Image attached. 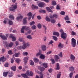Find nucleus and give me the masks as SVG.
<instances>
[{"instance_id": "nucleus-8", "label": "nucleus", "mask_w": 78, "mask_h": 78, "mask_svg": "<svg viewBox=\"0 0 78 78\" xmlns=\"http://www.w3.org/2000/svg\"><path fill=\"white\" fill-rule=\"evenodd\" d=\"M27 16H28V20H30L31 19V17L32 16V13L30 12L27 14Z\"/></svg>"}, {"instance_id": "nucleus-19", "label": "nucleus", "mask_w": 78, "mask_h": 78, "mask_svg": "<svg viewBox=\"0 0 78 78\" xmlns=\"http://www.w3.org/2000/svg\"><path fill=\"white\" fill-rule=\"evenodd\" d=\"M40 59H44L45 58V55H42L41 54V55L40 56Z\"/></svg>"}, {"instance_id": "nucleus-44", "label": "nucleus", "mask_w": 78, "mask_h": 78, "mask_svg": "<svg viewBox=\"0 0 78 78\" xmlns=\"http://www.w3.org/2000/svg\"><path fill=\"white\" fill-rule=\"evenodd\" d=\"M32 30H36V26L35 25H33L31 27Z\"/></svg>"}, {"instance_id": "nucleus-1", "label": "nucleus", "mask_w": 78, "mask_h": 78, "mask_svg": "<svg viewBox=\"0 0 78 78\" xmlns=\"http://www.w3.org/2000/svg\"><path fill=\"white\" fill-rule=\"evenodd\" d=\"M3 44L5 46V45L6 46V47H10V48H11L13 46V45H14V43L12 42L8 44V42L6 41H3Z\"/></svg>"}, {"instance_id": "nucleus-18", "label": "nucleus", "mask_w": 78, "mask_h": 78, "mask_svg": "<svg viewBox=\"0 0 78 78\" xmlns=\"http://www.w3.org/2000/svg\"><path fill=\"white\" fill-rule=\"evenodd\" d=\"M53 34L54 36H57L58 37L59 36V33H58V32H54L53 33Z\"/></svg>"}, {"instance_id": "nucleus-63", "label": "nucleus", "mask_w": 78, "mask_h": 78, "mask_svg": "<svg viewBox=\"0 0 78 78\" xmlns=\"http://www.w3.org/2000/svg\"><path fill=\"white\" fill-rule=\"evenodd\" d=\"M56 9H60V7H59L58 5H57Z\"/></svg>"}, {"instance_id": "nucleus-6", "label": "nucleus", "mask_w": 78, "mask_h": 78, "mask_svg": "<svg viewBox=\"0 0 78 78\" xmlns=\"http://www.w3.org/2000/svg\"><path fill=\"white\" fill-rule=\"evenodd\" d=\"M38 6L39 7H40L41 8H44V3L43 2H41L38 4Z\"/></svg>"}, {"instance_id": "nucleus-35", "label": "nucleus", "mask_w": 78, "mask_h": 78, "mask_svg": "<svg viewBox=\"0 0 78 78\" xmlns=\"http://www.w3.org/2000/svg\"><path fill=\"white\" fill-rule=\"evenodd\" d=\"M39 12L40 13H45L46 12L45 10H41L39 11Z\"/></svg>"}, {"instance_id": "nucleus-52", "label": "nucleus", "mask_w": 78, "mask_h": 78, "mask_svg": "<svg viewBox=\"0 0 78 78\" xmlns=\"http://www.w3.org/2000/svg\"><path fill=\"white\" fill-rule=\"evenodd\" d=\"M19 41L20 42H23V38H19Z\"/></svg>"}, {"instance_id": "nucleus-23", "label": "nucleus", "mask_w": 78, "mask_h": 78, "mask_svg": "<svg viewBox=\"0 0 78 78\" xmlns=\"http://www.w3.org/2000/svg\"><path fill=\"white\" fill-rule=\"evenodd\" d=\"M54 58L55 61H58V59H59V57L58 56V55H55L54 56Z\"/></svg>"}, {"instance_id": "nucleus-42", "label": "nucleus", "mask_w": 78, "mask_h": 78, "mask_svg": "<svg viewBox=\"0 0 78 78\" xmlns=\"http://www.w3.org/2000/svg\"><path fill=\"white\" fill-rule=\"evenodd\" d=\"M57 69L58 70H59L60 69L59 65L58 63H57Z\"/></svg>"}, {"instance_id": "nucleus-16", "label": "nucleus", "mask_w": 78, "mask_h": 78, "mask_svg": "<svg viewBox=\"0 0 78 78\" xmlns=\"http://www.w3.org/2000/svg\"><path fill=\"white\" fill-rule=\"evenodd\" d=\"M63 47L64 45L62 44L61 43H59L58 45V47L59 48H63Z\"/></svg>"}, {"instance_id": "nucleus-30", "label": "nucleus", "mask_w": 78, "mask_h": 78, "mask_svg": "<svg viewBox=\"0 0 78 78\" xmlns=\"http://www.w3.org/2000/svg\"><path fill=\"white\" fill-rule=\"evenodd\" d=\"M61 73H59L57 75V78H60L61 77Z\"/></svg>"}, {"instance_id": "nucleus-26", "label": "nucleus", "mask_w": 78, "mask_h": 78, "mask_svg": "<svg viewBox=\"0 0 78 78\" xmlns=\"http://www.w3.org/2000/svg\"><path fill=\"white\" fill-rule=\"evenodd\" d=\"M27 39H30V40H31V39H32V37H31V36L30 35H29L27 36Z\"/></svg>"}, {"instance_id": "nucleus-33", "label": "nucleus", "mask_w": 78, "mask_h": 78, "mask_svg": "<svg viewBox=\"0 0 78 78\" xmlns=\"http://www.w3.org/2000/svg\"><path fill=\"white\" fill-rule=\"evenodd\" d=\"M37 27L39 29H41V28L42 27V25H41V24L40 23H39L38 24Z\"/></svg>"}, {"instance_id": "nucleus-48", "label": "nucleus", "mask_w": 78, "mask_h": 78, "mask_svg": "<svg viewBox=\"0 0 78 78\" xmlns=\"http://www.w3.org/2000/svg\"><path fill=\"white\" fill-rule=\"evenodd\" d=\"M71 35L72 36H75V35H76V34L75 33V32H74V31H72L71 32Z\"/></svg>"}, {"instance_id": "nucleus-45", "label": "nucleus", "mask_w": 78, "mask_h": 78, "mask_svg": "<svg viewBox=\"0 0 78 78\" xmlns=\"http://www.w3.org/2000/svg\"><path fill=\"white\" fill-rule=\"evenodd\" d=\"M30 64L31 66H33L34 65V62L32 60H30Z\"/></svg>"}, {"instance_id": "nucleus-20", "label": "nucleus", "mask_w": 78, "mask_h": 78, "mask_svg": "<svg viewBox=\"0 0 78 78\" xmlns=\"http://www.w3.org/2000/svg\"><path fill=\"white\" fill-rule=\"evenodd\" d=\"M26 46L25 45V42H23V45L22 46V48H23V50H24L26 48Z\"/></svg>"}, {"instance_id": "nucleus-56", "label": "nucleus", "mask_w": 78, "mask_h": 78, "mask_svg": "<svg viewBox=\"0 0 78 78\" xmlns=\"http://www.w3.org/2000/svg\"><path fill=\"white\" fill-rule=\"evenodd\" d=\"M60 14H61V15H65V12L64 11H62L61 12Z\"/></svg>"}, {"instance_id": "nucleus-24", "label": "nucleus", "mask_w": 78, "mask_h": 78, "mask_svg": "<svg viewBox=\"0 0 78 78\" xmlns=\"http://www.w3.org/2000/svg\"><path fill=\"white\" fill-rule=\"evenodd\" d=\"M34 61L35 63H37L38 62H39V59H38V58H34Z\"/></svg>"}, {"instance_id": "nucleus-15", "label": "nucleus", "mask_w": 78, "mask_h": 78, "mask_svg": "<svg viewBox=\"0 0 78 78\" xmlns=\"http://www.w3.org/2000/svg\"><path fill=\"white\" fill-rule=\"evenodd\" d=\"M31 8L33 9H37L38 8V7L33 4L32 5Z\"/></svg>"}, {"instance_id": "nucleus-62", "label": "nucleus", "mask_w": 78, "mask_h": 78, "mask_svg": "<svg viewBox=\"0 0 78 78\" xmlns=\"http://www.w3.org/2000/svg\"><path fill=\"white\" fill-rule=\"evenodd\" d=\"M54 42L52 40H51L50 42H49V45L50 44H53Z\"/></svg>"}, {"instance_id": "nucleus-4", "label": "nucleus", "mask_w": 78, "mask_h": 78, "mask_svg": "<svg viewBox=\"0 0 78 78\" xmlns=\"http://www.w3.org/2000/svg\"><path fill=\"white\" fill-rule=\"evenodd\" d=\"M61 37L64 40H66V37H67V34L65 33L61 34Z\"/></svg>"}, {"instance_id": "nucleus-55", "label": "nucleus", "mask_w": 78, "mask_h": 78, "mask_svg": "<svg viewBox=\"0 0 78 78\" xmlns=\"http://www.w3.org/2000/svg\"><path fill=\"white\" fill-rule=\"evenodd\" d=\"M40 78H44V77L43 76V74H42V73H40Z\"/></svg>"}, {"instance_id": "nucleus-50", "label": "nucleus", "mask_w": 78, "mask_h": 78, "mask_svg": "<svg viewBox=\"0 0 78 78\" xmlns=\"http://www.w3.org/2000/svg\"><path fill=\"white\" fill-rule=\"evenodd\" d=\"M35 24V22L34 21H32V22H31L30 23V26L33 25H34Z\"/></svg>"}, {"instance_id": "nucleus-31", "label": "nucleus", "mask_w": 78, "mask_h": 78, "mask_svg": "<svg viewBox=\"0 0 78 78\" xmlns=\"http://www.w3.org/2000/svg\"><path fill=\"white\" fill-rule=\"evenodd\" d=\"M45 19L46 20V21H47V22L50 21V18H49V17H48V16H46Z\"/></svg>"}, {"instance_id": "nucleus-29", "label": "nucleus", "mask_w": 78, "mask_h": 78, "mask_svg": "<svg viewBox=\"0 0 78 78\" xmlns=\"http://www.w3.org/2000/svg\"><path fill=\"white\" fill-rule=\"evenodd\" d=\"M42 65L45 68H47V67H48V66H47V63H44L43 64H42Z\"/></svg>"}, {"instance_id": "nucleus-46", "label": "nucleus", "mask_w": 78, "mask_h": 78, "mask_svg": "<svg viewBox=\"0 0 78 78\" xmlns=\"http://www.w3.org/2000/svg\"><path fill=\"white\" fill-rule=\"evenodd\" d=\"M65 19L66 20H70V19H69V18L68 16H66L65 17Z\"/></svg>"}, {"instance_id": "nucleus-25", "label": "nucleus", "mask_w": 78, "mask_h": 78, "mask_svg": "<svg viewBox=\"0 0 78 78\" xmlns=\"http://www.w3.org/2000/svg\"><path fill=\"white\" fill-rule=\"evenodd\" d=\"M11 69L13 71H16V66H12L11 68Z\"/></svg>"}, {"instance_id": "nucleus-28", "label": "nucleus", "mask_w": 78, "mask_h": 78, "mask_svg": "<svg viewBox=\"0 0 78 78\" xmlns=\"http://www.w3.org/2000/svg\"><path fill=\"white\" fill-rule=\"evenodd\" d=\"M15 57H19L20 56V53H15L14 54Z\"/></svg>"}, {"instance_id": "nucleus-43", "label": "nucleus", "mask_w": 78, "mask_h": 78, "mask_svg": "<svg viewBox=\"0 0 78 78\" xmlns=\"http://www.w3.org/2000/svg\"><path fill=\"white\" fill-rule=\"evenodd\" d=\"M28 52H23V56H27L28 55Z\"/></svg>"}, {"instance_id": "nucleus-36", "label": "nucleus", "mask_w": 78, "mask_h": 78, "mask_svg": "<svg viewBox=\"0 0 78 78\" xmlns=\"http://www.w3.org/2000/svg\"><path fill=\"white\" fill-rule=\"evenodd\" d=\"M13 76V73L11 72L10 73L9 75V77H11Z\"/></svg>"}, {"instance_id": "nucleus-7", "label": "nucleus", "mask_w": 78, "mask_h": 78, "mask_svg": "<svg viewBox=\"0 0 78 78\" xmlns=\"http://www.w3.org/2000/svg\"><path fill=\"white\" fill-rule=\"evenodd\" d=\"M41 48L43 51H45L47 50V47L44 45H42L41 47Z\"/></svg>"}, {"instance_id": "nucleus-5", "label": "nucleus", "mask_w": 78, "mask_h": 78, "mask_svg": "<svg viewBox=\"0 0 78 78\" xmlns=\"http://www.w3.org/2000/svg\"><path fill=\"white\" fill-rule=\"evenodd\" d=\"M28 59V57H26L24 58V59H23L25 65H26V64H27V63Z\"/></svg>"}, {"instance_id": "nucleus-12", "label": "nucleus", "mask_w": 78, "mask_h": 78, "mask_svg": "<svg viewBox=\"0 0 78 78\" xmlns=\"http://www.w3.org/2000/svg\"><path fill=\"white\" fill-rule=\"evenodd\" d=\"M38 67V68L40 69L41 72H43V71H44V70H45V69L44 68L41 67V66H39Z\"/></svg>"}, {"instance_id": "nucleus-58", "label": "nucleus", "mask_w": 78, "mask_h": 78, "mask_svg": "<svg viewBox=\"0 0 78 78\" xmlns=\"http://www.w3.org/2000/svg\"><path fill=\"white\" fill-rule=\"evenodd\" d=\"M14 37V36L12 34L10 35V36L9 37L10 38H12H12H13Z\"/></svg>"}, {"instance_id": "nucleus-41", "label": "nucleus", "mask_w": 78, "mask_h": 78, "mask_svg": "<svg viewBox=\"0 0 78 78\" xmlns=\"http://www.w3.org/2000/svg\"><path fill=\"white\" fill-rule=\"evenodd\" d=\"M51 61L52 62V64H55V60H54V59L53 58H51Z\"/></svg>"}, {"instance_id": "nucleus-21", "label": "nucleus", "mask_w": 78, "mask_h": 78, "mask_svg": "<svg viewBox=\"0 0 78 78\" xmlns=\"http://www.w3.org/2000/svg\"><path fill=\"white\" fill-rule=\"evenodd\" d=\"M1 38L3 39V40H4V41H6V40H7V37L4 35H2V36H1Z\"/></svg>"}, {"instance_id": "nucleus-13", "label": "nucleus", "mask_w": 78, "mask_h": 78, "mask_svg": "<svg viewBox=\"0 0 78 78\" xmlns=\"http://www.w3.org/2000/svg\"><path fill=\"white\" fill-rule=\"evenodd\" d=\"M23 19V16H20V17H17L16 18V20H20V21L22 20V19Z\"/></svg>"}, {"instance_id": "nucleus-10", "label": "nucleus", "mask_w": 78, "mask_h": 78, "mask_svg": "<svg viewBox=\"0 0 78 78\" xmlns=\"http://www.w3.org/2000/svg\"><path fill=\"white\" fill-rule=\"evenodd\" d=\"M6 58H5V57L4 56L0 58V62H4L6 61Z\"/></svg>"}, {"instance_id": "nucleus-27", "label": "nucleus", "mask_w": 78, "mask_h": 78, "mask_svg": "<svg viewBox=\"0 0 78 78\" xmlns=\"http://www.w3.org/2000/svg\"><path fill=\"white\" fill-rule=\"evenodd\" d=\"M47 11H48V12H52V11L50 8H49L48 7H47L46 8Z\"/></svg>"}, {"instance_id": "nucleus-32", "label": "nucleus", "mask_w": 78, "mask_h": 78, "mask_svg": "<svg viewBox=\"0 0 78 78\" xmlns=\"http://www.w3.org/2000/svg\"><path fill=\"white\" fill-rule=\"evenodd\" d=\"M51 22L52 23H56V21L55 20V19H51Z\"/></svg>"}, {"instance_id": "nucleus-54", "label": "nucleus", "mask_w": 78, "mask_h": 78, "mask_svg": "<svg viewBox=\"0 0 78 78\" xmlns=\"http://www.w3.org/2000/svg\"><path fill=\"white\" fill-rule=\"evenodd\" d=\"M15 41H16V37H14L13 38H12V41L14 42Z\"/></svg>"}, {"instance_id": "nucleus-47", "label": "nucleus", "mask_w": 78, "mask_h": 78, "mask_svg": "<svg viewBox=\"0 0 78 78\" xmlns=\"http://www.w3.org/2000/svg\"><path fill=\"white\" fill-rule=\"evenodd\" d=\"M9 18L10 19H11V20H14V16L12 15H10L9 16Z\"/></svg>"}, {"instance_id": "nucleus-64", "label": "nucleus", "mask_w": 78, "mask_h": 78, "mask_svg": "<svg viewBox=\"0 0 78 78\" xmlns=\"http://www.w3.org/2000/svg\"><path fill=\"white\" fill-rule=\"evenodd\" d=\"M31 33V30H29L28 31V34H30Z\"/></svg>"}, {"instance_id": "nucleus-59", "label": "nucleus", "mask_w": 78, "mask_h": 78, "mask_svg": "<svg viewBox=\"0 0 78 78\" xmlns=\"http://www.w3.org/2000/svg\"><path fill=\"white\" fill-rule=\"evenodd\" d=\"M25 30L26 31H28V30H30V27H27L26 26Z\"/></svg>"}, {"instance_id": "nucleus-60", "label": "nucleus", "mask_w": 78, "mask_h": 78, "mask_svg": "<svg viewBox=\"0 0 78 78\" xmlns=\"http://www.w3.org/2000/svg\"><path fill=\"white\" fill-rule=\"evenodd\" d=\"M8 53L9 55H12V51L11 50H10L8 51Z\"/></svg>"}, {"instance_id": "nucleus-3", "label": "nucleus", "mask_w": 78, "mask_h": 78, "mask_svg": "<svg viewBox=\"0 0 78 78\" xmlns=\"http://www.w3.org/2000/svg\"><path fill=\"white\" fill-rule=\"evenodd\" d=\"M71 41H72L71 44H72V47H75L76 45V40H75V39L73 38L71 39Z\"/></svg>"}, {"instance_id": "nucleus-22", "label": "nucleus", "mask_w": 78, "mask_h": 78, "mask_svg": "<svg viewBox=\"0 0 78 78\" xmlns=\"http://www.w3.org/2000/svg\"><path fill=\"white\" fill-rule=\"evenodd\" d=\"M41 52L42 51L40 50H39V52L38 53H37L36 54V56H41Z\"/></svg>"}, {"instance_id": "nucleus-2", "label": "nucleus", "mask_w": 78, "mask_h": 78, "mask_svg": "<svg viewBox=\"0 0 78 78\" xmlns=\"http://www.w3.org/2000/svg\"><path fill=\"white\" fill-rule=\"evenodd\" d=\"M12 7H10L9 9V10L10 11H12L17 8V5L16 4L14 5H12Z\"/></svg>"}, {"instance_id": "nucleus-14", "label": "nucleus", "mask_w": 78, "mask_h": 78, "mask_svg": "<svg viewBox=\"0 0 78 78\" xmlns=\"http://www.w3.org/2000/svg\"><path fill=\"white\" fill-rule=\"evenodd\" d=\"M70 59H71V60H73V62H74L75 61L74 60H75V56L73 55V54H71L70 56Z\"/></svg>"}, {"instance_id": "nucleus-61", "label": "nucleus", "mask_w": 78, "mask_h": 78, "mask_svg": "<svg viewBox=\"0 0 78 78\" xmlns=\"http://www.w3.org/2000/svg\"><path fill=\"white\" fill-rule=\"evenodd\" d=\"M17 49L18 50H21V49H22V46H18L17 47Z\"/></svg>"}, {"instance_id": "nucleus-38", "label": "nucleus", "mask_w": 78, "mask_h": 78, "mask_svg": "<svg viewBox=\"0 0 78 78\" xmlns=\"http://www.w3.org/2000/svg\"><path fill=\"white\" fill-rule=\"evenodd\" d=\"M69 70L70 71H71L72 72L74 70V68L73 66H72L69 68Z\"/></svg>"}, {"instance_id": "nucleus-49", "label": "nucleus", "mask_w": 78, "mask_h": 78, "mask_svg": "<svg viewBox=\"0 0 78 78\" xmlns=\"http://www.w3.org/2000/svg\"><path fill=\"white\" fill-rule=\"evenodd\" d=\"M9 25H12L13 24V22L11 20H9Z\"/></svg>"}, {"instance_id": "nucleus-9", "label": "nucleus", "mask_w": 78, "mask_h": 78, "mask_svg": "<svg viewBox=\"0 0 78 78\" xmlns=\"http://www.w3.org/2000/svg\"><path fill=\"white\" fill-rule=\"evenodd\" d=\"M49 17L50 18V19H53L54 17L56 19L57 17H58V16L56 14H54L53 15H50L49 16Z\"/></svg>"}, {"instance_id": "nucleus-39", "label": "nucleus", "mask_w": 78, "mask_h": 78, "mask_svg": "<svg viewBox=\"0 0 78 78\" xmlns=\"http://www.w3.org/2000/svg\"><path fill=\"white\" fill-rule=\"evenodd\" d=\"M27 17H26L24 18V19H23V23H27Z\"/></svg>"}, {"instance_id": "nucleus-17", "label": "nucleus", "mask_w": 78, "mask_h": 78, "mask_svg": "<svg viewBox=\"0 0 78 78\" xmlns=\"http://www.w3.org/2000/svg\"><path fill=\"white\" fill-rule=\"evenodd\" d=\"M8 73H9V72H4L3 73V76L5 77H6Z\"/></svg>"}, {"instance_id": "nucleus-11", "label": "nucleus", "mask_w": 78, "mask_h": 78, "mask_svg": "<svg viewBox=\"0 0 78 78\" xmlns=\"http://www.w3.org/2000/svg\"><path fill=\"white\" fill-rule=\"evenodd\" d=\"M26 28V26H23L21 30V33H24L25 32L24 31V30H25V29Z\"/></svg>"}, {"instance_id": "nucleus-40", "label": "nucleus", "mask_w": 78, "mask_h": 78, "mask_svg": "<svg viewBox=\"0 0 78 78\" xmlns=\"http://www.w3.org/2000/svg\"><path fill=\"white\" fill-rule=\"evenodd\" d=\"M25 44L26 47H30V43L28 42L26 43L25 42Z\"/></svg>"}, {"instance_id": "nucleus-37", "label": "nucleus", "mask_w": 78, "mask_h": 78, "mask_svg": "<svg viewBox=\"0 0 78 78\" xmlns=\"http://www.w3.org/2000/svg\"><path fill=\"white\" fill-rule=\"evenodd\" d=\"M15 61L18 64H19V63L20 62V59L19 58H17L16 60Z\"/></svg>"}, {"instance_id": "nucleus-51", "label": "nucleus", "mask_w": 78, "mask_h": 78, "mask_svg": "<svg viewBox=\"0 0 78 78\" xmlns=\"http://www.w3.org/2000/svg\"><path fill=\"white\" fill-rule=\"evenodd\" d=\"M52 5H53L54 6L56 5V2L55 1H52Z\"/></svg>"}, {"instance_id": "nucleus-57", "label": "nucleus", "mask_w": 78, "mask_h": 78, "mask_svg": "<svg viewBox=\"0 0 78 78\" xmlns=\"http://www.w3.org/2000/svg\"><path fill=\"white\" fill-rule=\"evenodd\" d=\"M58 55L60 57L62 58V52H61Z\"/></svg>"}, {"instance_id": "nucleus-34", "label": "nucleus", "mask_w": 78, "mask_h": 78, "mask_svg": "<svg viewBox=\"0 0 78 78\" xmlns=\"http://www.w3.org/2000/svg\"><path fill=\"white\" fill-rule=\"evenodd\" d=\"M52 37H53V39H54V41H57V40H58V38H57V37H56L53 36Z\"/></svg>"}, {"instance_id": "nucleus-53", "label": "nucleus", "mask_w": 78, "mask_h": 78, "mask_svg": "<svg viewBox=\"0 0 78 78\" xmlns=\"http://www.w3.org/2000/svg\"><path fill=\"white\" fill-rule=\"evenodd\" d=\"M73 73H71L69 74V78H72V77L73 76Z\"/></svg>"}]
</instances>
